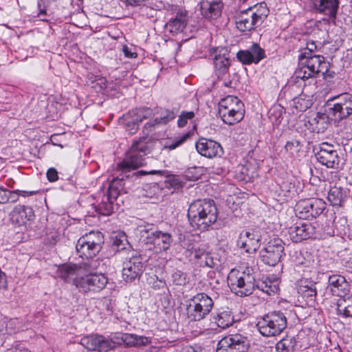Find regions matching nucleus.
Masks as SVG:
<instances>
[{
  "mask_svg": "<svg viewBox=\"0 0 352 352\" xmlns=\"http://www.w3.org/2000/svg\"><path fill=\"white\" fill-rule=\"evenodd\" d=\"M315 232V228L308 222L298 220L288 228L287 233L289 239L294 243H298L311 237Z\"/></svg>",
  "mask_w": 352,
  "mask_h": 352,
  "instance_id": "nucleus-20",
  "label": "nucleus"
},
{
  "mask_svg": "<svg viewBox=\"0 0 352 352\" xmlns=\"http://www.w3.org/2000/svg\"><path fill=\"white\" fill-rule=\"evenodd\" d=\"M333 352H342V351L340 346H338L337 347H335Z\"/></svg>",
  "mask_w": 352,
  "mask_h": 352,
  "instance_id": "nucleus-57",
  "label": "nucleus"
},
{
  "mask_svg": "<svg viewBox=\"0 0 352 352\" xmlns=\"http://www.w3.org/2000/svg\"><path fill=\"white\" fill-rule=\"evenodd\" d=\"M164 8L167 11L171 12H177L178 10V6L175 5H170L167 4V6H165Z\"/></svg>",
  "mask_w": 352,
  "mask_h": 352,
  "instance_id": "nucleus-54",
  "label": "nucleus"
},
{
  "mask_svg": "<svg viewBox=\"0 0 352 352\" xmlns=\"http://www.w3.org/2000/svg\"><path fill=\"white\" fill-rule=\"evenodd\" d=\"M103 243L102 234L98 231H91L78 240L76 249L80 257L87 259L91 258L99 253Z\"/></svg>",
  "mask_w": 352,
  "mask_h": 352,
  "instance_id": "nucleus-9",
  "label": "nucleus"
},
{
  "mask_svg": "<svg viewBox=\"0 0 352 352\" xmlns=\"http://www.w3.org/2000/svg\"><path fill=\"white\" fill-rule=\"evenodd\" d=\"M145 259L140 254H135L126 258L123 262L122 278L126 282H132L140 278L143 273Z\"/></svg>",
  "mask_w": 352,
  "mask_h": 352,
  "instance_id": "nucleus-16",
  "label": "nucleus"
},
{
  "mask_svg": "<svg viewBox=\"0 0 352 352\" xmlns=\"http://www.w3.org/2000/svg\"><path fill=\"white\" fill-rule=\"evenodd\" d=\"M298 293L309 306H313L317 294L316 283L307 279L301 280L298 287Z\"/></svg>",
  "mask_w": 352,
  "mask_h": 352,
  "instance_id": "nucleus-29",
  "label": "nucleus"
},
{
  "mask_svg": "<svg viewBox=\"0 0 352 352\" xmlns=\"http://www.w3.org/2000/svg\"><path fill=\"white\" fill-rule=\"evenodd\" d=\"M296 344L294 337L286 336L276 343V349L278 352H290L294 350Z\"/></svg>",
  "mask_w": 352,
  "mask_h": 352,
  "instance_id": "nucleus-38",
  "label": "nucleus"
},
{
  "mask_svg": "<svg viewBox=\"0 0 352 352\" xmlns=\"http://www.w3.org/2000/svg\"><path fill=\"white\" fill-rule=\"evenodd\" d=\"M217 208L212 199H198L192 202L188 210L191 226L199 230H206L217 219Z\"/></svg>",
  "mask_w": 352,
  "mask_h": 352,
  "instance_id": "nucleus-4",
  "label": "nucleus"
},
{
  "mask_svg": "<svg viewBox=\"0 0 352 352\" xmlns=\"http://www.w3.org/2000/svg\"><path fill=\"white\" fill-rule=\"evenodd\" d=\"M176 114L174 111L166 109L162 113L160 118H156L153 122L146 123V126H155V124H166L168 122L173 120Z\"/></svg>",
  "mask_w": 352,
  "mask_h": 352,
  "instance_id": "nucleus-40",
  "label": "nucleus"
},
{
  "mask_svg": "<svg viewBox=\"0 0 352 352\" xmlns=\"http://www.w3.org/2000/svg\"><path fill=\"white\" fill-rule=\"evenodd\" d=\"M261 236L256 231H242L237 239V246L246 253L254 254L260 247Z\"/></svg>",
  "mask_w": 352,
  "mask_h": 352,
  "instance_id": "nucleus-19",
  "label": "nucleus"
},
{
  "mask_svg": "<svg viewBox=\"0 0 352 352\" xmlns=\"http://www.w3.org/2000/svg\"><path fill=\"white\" fill-rule=\"evenodd\" d=\"M8 201H10L11 203H15L19 200V194L18 193L17 190H8Z\"/></svg>",
  "mask_w": 352,
  "mask_h": 352,
  "instance_id": "nucleus-49",
  "label": "nucleus"
},
{
  "mask_svg": "<svg viewBox=\"0 0 352 352\" xmlns=\"http://www.w3.org/2000/svg\"><path fill=\"white\" fill-rule=\"evenodd\" d=\"M58 240V235L57 234H53L51 236V239L48 237L49 243L51 244H55Z\"/></svg>",
  "mask_w": 352,
  "mask_h": 352,
  "instance_id": "nucleus-55",
  "label": "nucleus"
},
{
  "mask_svg": "<svg viewBox=\"0 0 352 352\" xmlns=\"http://www.w3.org/2000/svg\"><path fill=\"white\" fill-rule=\"evenodd\" d=\"M287 324V318L283 312L272 311L260 318L256 327L263 336L272 337L280 334Z\"/></svg>",
  "mask_w": 352,
  "mask_h": 352,
  "instance_id": "nucleus-7",
  "label": "nucleus"
},
{
  "mask_svg": "<svg viewBox=\"0 0 352 352\" xmlns=\"http://www.w3.org/2000/svg\"><path fill=\"white\" fill-rule=\"evenodd\" d=\"M146 0H120L125 6H139Z\"/></svg>",
  "mask_w": 352,
  "mask_h": 352,
  "instance_id": "nucleus-48",
  "label": "nucleus"
},
{
  "mask_svg": "<svg viewBox=\"0 0 352 352\" xmlns=\"http://www.w3.org/2000/svg\"><path fill=\"white\" fill-rule=\"evenodd\" d=\"M151 114L152 110L150 108H135L124 114L119 122L129 134H134L139 128V124L148 118Z\"/></svg>",
  "mask_w": 352,
  "mask_h": 352,
  "instance_id": "nucleus-14",
  "label": "nucleus"
},
{
  "mask_svg": "<svg viewBox=\"0 0 352 352\" xmlns=\"http://www.w3.org/2000/svg\"><path fill=\"white\" fill-rule=\"evenodd\" d=\"M197 263L202 267H214L215 265V261L211 254L207 252V255L203 256L201 258L198 259Z\"/></svg>",
  "mask_w": 352,
  "mask_h": 352,
  "instance_id": "nucleus-45",
  "label": "nucleus"
},
{
  "mask_svg": "<svg viewBox=\"0 0 352 352\" xmlns=\"http://www.w3.org/2000/svg\"><path fill=\"white\" fill-rule=\"evenodd\" d=\"M171 278L173 283L177 285H184L187 283L186 274L178 270L173 272Z\"/></svg>",
  "mask_w": 352,
  "mask_h": 352,
  "instance_id": "nucleus-43",
  "label": "nucleus"
},
{
  "mask_svg": "<svg viewBox=\"0 0 352 352\" xmlns=\"http://www.w3.org/2000/svg\"><path fill=\"white\" fill-rule=\"evenodd\" d=\"M269 14L267 4L262 2L241 12L236 19V25L241 32L251 31L261 25Z\"/></svg>",
  "mask_w": 352,
  "mask_h": 352,
  "instance_id": "nucleus-5",
  "label": "nucleus"
},
{
  "mask_svg": "<svg viewBox=\"0 0 352 352\" xmlns=\"http://www.w3.org/2000/svg\"><path fill=\"white\" fill-rule=\"evenodd\" d=\"M329 113L335 121H341L352 114V94L344 93L333 97Z\"/></svg>",
  "mask_w": 352,
  "mask_h": 352,
  "instance_id": "nucleus-13",
  "label": "nucleus"
},
{
  "mask_svg": "<svg viewBox=\"0 0 352 352\" xmlns=\"http://www.w3.org/2000/svg\"><path fill=\"white\" fill-rule=\"evenodd\" d=\"M222 51H223V50L217 48L210 54L213 59L214 74L219 79H223L228 74L229 67L230 65V59L225 54L221 53Z\"/></svg>",
  "mask_w": 352,
  "mask_h": 352,
  "instance_id": "nucleus-24",
  "label": "nucleus"
},
{
  "mask_svg": "<svg viewBox=\"0 0 352 352\" xmlns=\"http://www.w3.org/2000/svg\"><path fill=\"white\" fill-rule=\"evenodd\" d=\"M310 213L309 219H313L318 217L324 211L326 204L322 199L311 198L310 199Z\"/></svg>",
  "mask_w": 352,
  "mask_h": 352,
  "instance_id": "nucleus-37",
  "label": "nucleus"
},
{
  "mask_svg": "<svg viewBox=\"0 0 352 352\" xmlns=\"http://www.w3.org/2000/svg\"><path fill=\"white\" fill-rule=\"evenodd\" d=\"M309 124L310 125L309 129L313 132L318 133L323 132L327 125L325 116L318 113H316L315 117L309 120Z\"/></svg>",
  "mask_w": 352,
  "mask_h": 352,
  "instance_id": "nucleus-34",
  "label": "nucleus"
},
{
  "mask_svg": "<svg viewBox=\"0 0 352 352\" xmlns=\"http://www.w3.org/2000/svg\"><path fill=\"white\" fill-rule=\"evenodd\" d=\"M265 56V50L256 43H254L249 50H240L236 54L239 60L245 65L258 64Z\"/></svg>",
  "mask_w": 352,
  "mask_h": 352,
  "instance_id": "nucleus-23",
  "label": "nucleus"
},
{
  "mask_svg": "<svg viewBox=\"0 0 352 352\" xmlns=\"http://www.w3.org/2000/svg\"><path fill=\"white\" fill-rule=\"evenodd\" d=\"M80 344L90 351H108L114 346V343L102 336L90 335L83 337Z\"/></svg>",
  "mask_w": 352,
  "mask_h": 352,
  "instance_id": "nucleus-21",
  "label": "nucleus"
},
{
  "mask_svg": "<svg viewBox=\"0 0 352 352\" xmlns=\"http://www.w3.org/2000/svg\"><path fill=\"white\" fill-rule=\"evenodd\" d=\"M317 160L327 168H337L340 159L332 144L327 142L321 144L319 151L315 154Z\"/></svg>",
  "mask_w": 352,
  "mask_h": 352,
  "instance_id": "nucleus-18",
  "label": "nucleus"
},
{
  "mask_svg": "<svg viewBox=\"0 0 352 352\" xmlns=\"http://www.w3.org/2000/svg\"><path fill=\"white\" fill-rule=\"evenodd\" d=\"M34 214L32 208L24 205H17L10 214L12 221L19 226L25 225L28 221L33 220Z\"/></svg>",
  "mask_w": 352,
  "mask_h": 352,
  "instance_id": "nucleus-28",
  "label": "nucleus"
},
{
  "mask_svg": "<svg viewBox=\"0 0 352 352\" xmlns=\"http://www.w3.org/2000/svg\"><path fill=\"white\" fill-rule=\"evenodd\" d=\"M315 10L329 19H335L339 8V0H313Z\"/></svg>",
  "mask_w": 352,
  "mask_h": 352,
  "instance_id": "nucleus-27",
  "label": "nucleus"
},
{
  "mask_svg": "<svg viewBox=\"0 0 352 352\" xmlns=\"http://www.w3.org/2000/svg\"><path fill=\"white\" fill-rule=\"evenodd\" d=\"M214 307L213 300L205 293H198L189 300L186 307L188 318L200 321L206 318Z\"/></svg>",
  "mask_w": 352,
  "mask_h": 352,
  "instance_id": "nucleus-8",
  "label": "nucleus"
},
{
  "mask_svg": "<svg viewBox=\"0 0 352 352\" xmlns=\"http://www.w3.org/2000/svg\"><path fill=\"white\" fill-rule=\"evenodd\" d=\"M47 178L49 182H54L58 179V171L54 168H50L46 173Z\"/></svg>",
  "mask_w": 352,
  "mask_h": 352,
  "instance_id": "nucleus-47",
  "label": "nucleus"
},
{
  "mask_svg": "<svg viewBox=\"0 0 352 352\" xmlns=\"http://www.w3.org/2000/svg\"><path fill=\"white\" fill-rule=\"evenodd\" d=\"M122 340L128 346H142L149 342L148 338L139 336L135 334L124 333L122 336Z\"/></svg>",
  "mask_w": 352,
  "mask_h": 352,
  "instance_id": "nucleus-36",
  "label": "nucleus"
},
{
  "mask_svg": "<svg viewBox=\"0 0 352 352\" xmlns=\"http://www.w3.org/2000/svg\"><path fill=\"white\" fill-rule=\"evenodd\" d=\"M283 254L284 243L277 237L271 239L260 251L262 261L269 266H275Z\"/></svg>",
  "mask_w": 352,
  "mask_h": 352,
  "instance_id": "nucleus-15",
  "label": "nucleus"
},
{
  "mask_svg": "<svg viewBox=\"0 0 352 352\" xmlns=\"http://www.w3.org/2000/svg\"><path fill=\"white\" fill-rule=\"evenodd\" d=\"M191 255L197 261L198 259L201 258L203 256L206 257L207 255V251L204 248H195L191 251Z\"/></svg>",
  "mask_w": 352,
  "mask_h": 352,
  "instance_id": "nucleus-46",
  "label": "nucleus"
},
{
  "mask_svg": "<svg viewBox=\"0 0 352 352\" xmlns=\"http://www.w3.org/2000/svg\"><path fill=\"white\" fill-rule=\"evenodd\" d=\"M123 52L124 54V56L127 58H135L136 57L137 54L135 52H132L131 50L127 47L124 46L123 47Z\"/></svg>",
  "mask_w": 352,
  "mask_h": 352,
  "instance_id": "nucleus-53",
  "label": "nucleus"
},
{
  "mask_svg": "<svg viewBox=\"0 0 352 352\" xmlns=\"http://www.w3.org/2000/svg\"><path fill=\"white\" fill-rule=\"evenodd\" d=\"M337 314L344 317H352V296L340 298L337 302Z\"/></svg>",
  "mask_w": 352,
  "mask_h": 352,
  "instance_id": "nucleus-33",
  "label": "nucleus"
},
{
  "mask_svg": "<svg viewBox=\"0 0 352 352\" xmlns=\"http://www.w3.org/2000/svg\"><path fill=\"white\" fill-rule=\"evenodd\" d=\"M317 46L314 41H308L305 51L299 56V67L295 72L296 83L306 87L316 83L319 74L324 75L328 70V63L322 56L314 54Z\"/></svg>",
  "mask_w": 352,
  "mask_h": 352,
  "instance_id": "nucleus-2",
  "label": "nucleus"
},
{
  "mask_svg": "<svg viewBox=\"0 0 352 352\" xmlns=\"http://www.w3.org/2000/svg\"><path fill=\"white\" fill-rule=\"evenodd\" d=\"M241 173H242V174H245L246 175L248 176V173H247V169L245 167H242Z\"/></svg>",
  "mask_w": 352,
  "mask_h": 352,
  "instance_id": "nucleus-56",
  "label": "nucleus"
},
{
  "mask_svg": "<svg viewBox=\"0 0 352 352\" xmlns=\"http://www.w3.org/2000/svg\"><path fill=\"white\" fill-rule=\"evenodd\" d=\"M8 190L4 188H0V204H6L8 201Z\"/></svg>",
  "mask_w": 352,
  "mask_h": 352,
  "instance_id": "nucleus-51",
  "label": "nucleus"
},
{
  "mask_svg": "<svg viewBox=\"0 0 352 352\" xmlns=\"http://www.w3.org/2000/svg\"><path fill=\"white\" fill-rule=\"evenodd\" d=\"M191 135L190 132H188L186 133L182 134L180 136L177 137L174 141L171 143H166L164 148V149H168V150H174L176 148L179 147L182 144H183Z\"/></svg>",
  "mask_w": 352,
  "mask_h": 352,
  "instance_id": "nucleus-42",
  "label": "nucleus"
},
{
  "mask_svg": "<svg viewBox=\"0 0 352 352\" xmlns=\"http://www.w3.org/2000/svg\"><path fill=\"white\" fill-rule=\"evenodd\" d=\"M125 182L123 178H113L109 184L106 195H104L101 201L97 206V210L100 214L109 216L113 210V202L120 194L124 192Z\"/></svg>",
  "mask_w": 352,
  "mask_h": 352,
  "instance_id": "nucleus-11",
  "label": "nucleus"
},
{
  "mask_svg": "<svg viewBox=\"0 0 352 352\" xmlns=\"http://www.w3.org/2000/svg\"><path fill=\"white\" fill-rule=\"evenodd\" d=\"M327 289L334 296L342 298L350 291L349 285L343 276L333 274L329 276Z\"/></svg>",
  "mask_w": 352,
  "mask_h": 352,
  "instance_id": "nucleus-25",
  "label": "nucleus"
},
{
  "mask_svg": "<svg viewBox=\"0 0 352 352\" xmlns=\"http://www.w3.org/2000/svg\"><path fill=\"white\" fill-rule=\"evenodd\" d=\"M348 191L341 187L333 186L328 192L327 199L334 206H342L347 199Z\"/></svg>",
  "mask_w": 352,
  "mask_h": 352,
  "instance_id": "nucleus-30",
  "label": "nucleus"
},
{
  "mask_svg": "<svg viewBox=\"0 0 352 352\" xmlns=\"http://www.w3.org/2000/svg\"><path fill=\"white\" fill-rule=\"evenodd\" d=\"M150 152L146 142V139L142 138L138 141H134L131 147L126 154L125 158L120 164L119 166L124 168L135 169L145 164V156Z\"/></svg>",
  "mask_w": 352,
  "mask_h": 352,
  "instance_id": "nucleus-10",
  "label": "nucleus"
},
{
  "mask_svg": "<svg viewBox=\"0 0 352 352\" xmlns=\"http://www.w3.org/2000/svg\"><path fill=\"white\" fill-rule=\"evenodd\" d=\"M157 172V171H156V170H150V171L148 172V173H149V174H155Z\"/></svg>",
  "mask_w": 352,
  "mask_h": 352,
  "instance_id": "nucleus-59",
  "label": "nucleus"
},
{
  "mask_svg": "<svg viewBox=\"0 0 352 352\" xmlns=\"http://www.w3.org/2000/svg\"><path fill=\"white\" fill-rule=\"evenodd\" d=\"M223 7V3L221 0H202L200 3L201 14L208 19H214L219 17Z\"/></svg>",
  "mask_w": 352,
  "mask_h": 352,
  "instance_id": "nucleus-26",
  "label": "nucleus"
},
{
  "mask_svg": "<svg viewBox=\"0 0 352 352\" xmlns=\"http://www.w3.org/2000/svg\"><path fill=\"white\" fill-rule=\"evenodd\" d=\"M225 86H228L226 82H224Z\"/></svg>",
  "mask_w": 352,
  "mask_h": 352,
  "instance_id": "nucleus-60",
  "label": "nucleus"
},
{
  "mask_svg": "<svg viewBox=\"0 0 352 352\" xmlns=\"http://www.w3.org/2000/svg\"><path fill=\"white\" fill-rule=\"evenodd\" d=\"M153 288L154 289H166V283L164 280L156 278V280L153 283Z\"/></svg>",
  "mask_w": 352,
  "mask_h": 352,
  "instance_id": "nucleus-50",
  "label": "nucleus"
},
{
  "mask_svg": "<svg viewBox=\"0 0 352 352\" xmlns=\"http://www.w3.org/2000/svg\"><path fill=\"white\" fill-rule=\"evenodd\" d=\"M312 105L311 100L309 96L305 94H300L294 99V106L297 111H305Z\"/></svg>",
  "mask_w": 352,
  "mask_h": 352,
  "instance_id": "nucleus-39",
  "label": "nucleus"
},
{
  "mask_svg": "<svg viewBox=\"0 0 352 352\" xmlns=\"http://www.w3.org/2000/svg\"><path fill=\"white\" fill-rule=\"evenodd\" d=\"M245 110L243 102L237 97L228 96L219 103V114L224 123L232 125L243 120Z\"/></svg>",
  "mask_w": 352,
  "mask_h": 352,
  "instance_id": "nucleus-6",
  "label": "nucleus"
},
{
  "mask_svg": "<svg viewBox=\"0 0 352 352\" xmlns=\"http://www.w3.org/2000/svg\"><path fill=\"white\" fill-rule=\"evenodd\" d=\"M310 207V199L298 201L295 207L296 216L300 219H309Z\"/></svg>",
  "mask_w": 352,
  "mask_h": 352,
  "instance_id": "nucleus-35",
  "label": "nucleus"
},
{
  "mask_svg": "<svg viewBox=\"0 0 352 352\" xmlns=\"http://www.w3.org/2000/svg\"><path fill=\"white\" fill-rule=\"evenodd\" d=\"M250 346L248 338L241 333L229 334L218 342L216 352H247Z\"/></svg>",
  "mask_w": 352,
  "mask_h": 352,
  "instance_id": "nucleus-12",
  "label": "nucleus"
},
{
  "mask_svg": "<svg viewBox=\"0 0 352 352\" xmlns=\"http://www.w3.org/2000/svg\"><path fill=\"white\" fill-rule=\"evenodd\" d=\"M227 282L231 291L239 296L250 295L256 287L267 295L276 294L278 289V280L270 278L258 281L255 285L254 276L248 272L232 270L228 274Z\"/></svg>",
  "mask_w": 352,
  "mask_h": 352,
  "instance_id": "nucleus-3",
  "label": "nucleus"
},
{
  "mask_svg": "<svg viewBox=\"0 0 352 352\" xmlns=\"http://www.w3.org/2000/svg\"><path fill=\"white\" fill-rule=\"evenodd\" d=\"M144 241L150 250H153L155 252H162L170 248L173 243V236L169 232L157 230L148 234Z\"/></svg>",
  "mask_w": 352,
  "mask_h": 352,
  "instance_id": "nucleus-17",
  "label": "nucleus"
},
{
  "mask_svg": "<svg viewBox=\"0 0 352 352\" xmlns=\"http://www.w3.org/2000/svg\"><path fill=\"white\" fill-rule=\"evenodd\" d=\"M45 14V10H41L38 14V16H41L42 14Z\"/></svg>",
  "mask_w": 352,
  "mask_h": 352,
  "instance_id": "nucleus-58",
  "label": "nucleus"
},
{
  "mask_svg": "<svg viewBox=\"0 0 352 352\" xmlns=\"http://www.w3.org/2000/svg\"><path fill=\"white\" fill-rule=\"evenodd\" d=\"M195 117V113L193 111H182L179 116L177 120V125L179 127L185 126L188 121L192 120Z\"/></svg>",
  "mask_w": 352,
  "mask_h": 352,
  "instance_id": "nucleus-44",
  "label": "nucleus"
},
{
  "mask_svg": "<svg viewBox=\"0 0 352 352\" xmlns=\"http://www.w3.org/2000/svg\"><path fill=\"white\" fill-rule=\"evenodd\" d=\"M302 145L299 140H292L287 142L285 150L290 157H294L300 150Z\"/></svg>",
  "mask_w": 352,
  "mask_h": 352,
  "instance_id": "nucleus-41",
  "label": "nucleus"
},
{
  "mask_svg": "<svg viewBox=\"0 0 352 352\" xmlns=\"http://www.w3.org/2000/svg\"><path fill=\"white\" fill-rule=\"evenodd\" d=\"M196 150L202 156L207 158H213L221 156L223 150L221 144L212 140L201 138L195 144Z\"/></svg>",
  "mask_w": 352,
  "mask_h": 352,
  "instance_id": "nucleus-22",
  "label": "nucleus"
},
{
  "mask_svg": "<svg viewBox=\"0 0 352 352\" xmlns=\"http://www.w3.org/2000/svg\"><path fill=\"white\" fill-rule=\"evenodd\" d=\"M56 276L73 284L83 292H97L102 290L108 283L107 277L102 273H92L89 262L66 263L60 265Z\"/></svg>",
  "mask_w": 352,
  "mask_h": 352,
  "instance_id": "nucleus-1",
  "label": "nucleus"
},
{
  "mask_svg": "<svg viewBox=\"0 0 352 352\" xmlns=\"http://www.w3.org/2000/svg\"><path fill=\"white\" fill-rule=\"evenodd\" d=\"M213 320L218 327L224 329L232 325L234 316L229 309H222L214 316Z\"/></svg>",
  "mask_w": 352,
  "mask_h": 352,
  "instance_id": "nucleus-32",
  "label": "nucleus"
},
{
  "mask_svg": "<svg viewBox=\"0 0 352 352\" xmlns=\"http://www.w3.org/2000/svg\"><path fill=\"white\" fill-rule=\"evenodd\" d=\"M187 24L186 14L177 12L175 17L170 19L166 23L167 30L173 34L182 32Z\"/></svg>",
  "mask_w": 352,
  "mask_h": 352,
  "instance_id": "nucleus-31",
  "label": "nucleus"
},
{
  "mask_svg": "<svg viewBox=\"0 0 352 352\" xmlns=\"http://www.w3.org/2000/svg\"><path fill=\"white\" fill-rule=\"evenodd\" d=\"M19 196L27 197L34 195L38 192V190H17Z\"/></svg>",
  "mask_w": 352,
  "mask_h": 352,
  "instance_id": "nucleus-52",
  "label": "nucleus"
}]
</instances>
